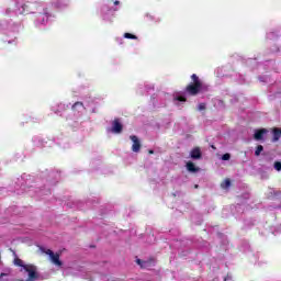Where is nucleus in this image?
Listing matches in <instances>:
<instances>
[{"instance_id": "1", "label": "nucleus", "mask_w": 281, "mask_h": 281, "mask_svg": "<svg viewBox=\"0 0 281 281\" xmlns=\"http://www.w3.org/2000/svg\"><path fill=\"white\" fill-rule=\"evenodd\" d=\"M15 267H21V271H24V273H27L29 278L27 281H36L38 280V272H36V267L33 265H25L23 260L20 258L14 259Z\"/></svg>"}, {"instance_id": "2", "label": "nucleus", "mask_w": 281, "mask_h": 281, "mask_svg": "<svg viewBox=\"0 0 281 281\" xmlns=\"http://www.w3.org/2000/svg\"><path fill=\"white\" fill-rule=\"evenodd\" d=\"M191 80L193 81V83H191L187 87V93H189L190 95H196V93H199V91H205V89H207V86H205L201 81V79H199V76L193 74L191 76Z\"/></svg>"}, {"instance_id": "3", "label": "nucleus", "mask_w": 281, "mask_h": 281, "mask_svg": "<svg viewBox=\"0 0 281 281\" xmlns=\"http://www.w3.org/2000/svg\"><path fill=\"white\" fill-rule=\"evenodd\" d=\"M37 12L34 25L35 27H38V30H43L49 21V13L47 12V9H43V12H41V5H37Z\"/></svg>"}, {"instance_id": "4", "label": "nucleus", "mask_w": 281, "mask_h": 281, "mask_svg": "<svg viewBox=\"0 0 281 281\" xmlns=\"http://www.w3.org/2000/svg\"><path fill=\"white\" fill-rule=\"evenodd\" d=\"M44 254L46 256H49V260L50 262H53V265H55L56 267H63V261L60 260V255L58 254H54V251H52L50 249H43Z\"/></svg>"}, {"instance_id": "5", "label": "nucleus", "mask_w": 281, "mask_h": 281, "mask_svg": "<svg viewBox=\"0 0 281 281\" xmlns=\"http://www.w3.org/2000/svg\"><path fill=\"white\" fill-rule=\"evenodd\" d=\"M71 110L76 115L75 120H78V117H80L86 111L85 103L78 101L72 104Z\"/></svg>"}, {"instance_id": "6", "label": "nucleus", "mask_w": 281, "mask_h": 281, "mask_svg": "<svg viewBox=\"0 0 281 281\" xmlns=\"http://www.w3.org/2000/svg\"><path fill=\"white\" fill-rule=\"evenodd\" d=\"M101 12L103 14V19L105 21H109V20H111V16H113V14H115V12H117V8L109 9L106 5H103L101 9Z\"/></svg>"}, {"instance_id": "7", "label": "nucleus", "mask_w": 281, "mask_h": 281, "mask_svg": "<svg viewBox=\"0 0 281 281\" xmlns=\"http://www.w3.org/2000/svg\"><path fill=\"white\" fill-rule=\"evenodd\" d=\"M130 139L133 142L132 150L133 153H139L142 149V142H139V138L135 135L130 136Z\"/></svg>"}, {"instance_id": "8", "label": "nucleus", "mask_w": 281, "mask_h": 281, "mask_svg": "<svg viewBox=\"0 0 281 281\" xmlns=\"http://www.w3.org/2000/svg\"><path fill=\"white\" fill-rule=\"evenodd\" d=\"M111 133H114V135H120L123 131L122 123H120V120H114L112 122V127L110 128Z\"/></svg>"}, {"instance_id": "9", "label": "nucleus", "mask_w": 281, "mask_h": 281, "mask_svg": "<svg viewBox=\"0 0 281 281\" xmlns=\"http://www.w3.org/2000/svg\"><path fill=\"white\" fill-rule=\"evenodd\" d=\"M183 103H186V95L183 93L173 94V104H176V106H181Z\"/></svg>"}, {"instance_id": "10", "label": "nucleus", "mask_w": 281, "mask_h": 281, "mask_svg": "<svg viewBox=\"0 0 281 281\" xmlns=\"http://www.w3.org/2000/svg\"><path fill=\"white\" fill-rule=\"evenodd\" d=\"M136 262L142 269H150L155 265V260L143 261L142 259H137Z\"/></svg>"}, {"instance_id": "11", "label": "nucleus", "mask_w": 281, "mask_h": 281, "mask_svg": "<svg viewBox=\"0 0 281 281\" xmlns=\"http://www.w3.org/2000/svg\"><path fill=\"white\" fill-rule=\"evenodd\" d=\"M54 8H58L59 10H63V8H67L69 5V0H55L53 2Z\"/></svg>"}, {"instance_id": "12", "label": "nucleus", "mask_w": 281, "mask_h": 281, "mask_svg": "<svg viewBox=\"0 0 281 281\" xmlns=\"http://www.w3.org/2000/svg\"><path fill=\"white\" fill-rule=\"evenodd\" d=\"M265 135H267V130L262 128V130L256 131L255 132V139L257 142H260V140L265 139Z\"/></svg>"}, {"instance_id": "13", "label": "nucleus", "mask_w": 281, "mask_h": 281, "mask_svg": "<svg viewBox=\"0 0 281 281\" xmlns=\"http://www.w3.org/2000/svg\"><path fill=\"white\" fill-rule=\"evenodd\" d=\"M191 159H201V148L195 147L190 153Z\"/></svg>"}, {"instance_id": "14", "label": "nucleus", "mask_w": 281, "mask_h": 281, "mask_svg": "<svg viewBox=\"0 0 281 281\" xmlns=\"http://www.w3.org/2000/svg\"><path fill=\"white\" fill-rule=\"evenodd\" d=\"M65 109H69V104H65V103H59L56 108H53L54 113H56L58 115V113H60L61 111H65Z\"/></svg>"}, {"instance_id": "15", "label": "nucleus", "mask_w": 281, "mask_h": 281, "mask_svg": "<svg viewBox=\"0 0 281 281\" xmlns=\"http://www.w3.org/2000/svg\"><path fill=\"white\" fill-rule=\"evenodd\" d=\"M29 5L27 4H22L20 8L16 10V14H30V11L27 10Z\"/></svg>"}, {"instance_id": "16", "label": "nucleus", "mask_w": 281, "mask_h": 281, "mask_svg": "<svg viewBox=\"0 0 281 281\" xmlns=\"http://www.w3.org/2000/svg\"><path fill=\"white\" fill-rule=\"evenodd\" d=\"M187 170L189 172H199V168H196L192 161L187 162Z\"/></svg>"}, {"instance_id": "17", "label": "nucleus", "mask_w": 281, "mask_h": 281, "mask_svg": "<svg viewBox=\"0 0 281 281\" xmlns=\"http://www.w3.org/2000/svg\"><path fill=\"white\" fill-rule=\"evenodd\" d=\"M280 137H281V130L276 128V130L273 131V138H272V142H278V139H280Z\"/></svg>"}, {"instance_id": "18", "label": "nucleus", "mask_w": 281, "mask_h": 281, "mask_svg": "<svg viewBox=\"0 0 281 281\" xmlns=\"http://www.w3.org/2000/svg\"><path fill=\"white\" fill-rule=\"evenodd\" d=\"M262 150H265V147H262V145H259L256 150H255V155L256 157H260V154L262 153Z\"/></svg>"}, {"instance_id": "19", "label": "nucleus", "mask_w": 281, "mask_h": 281, "mask_svg": "<svg viewBox=\"0 0 281 281\" xmlns=\"http://www.w3.org/2000/svg\"><path fill=\"white\" fill-rule=\"evenodd\" d=\"M229 186H232V181H229V179H226V180L221 184V187H222L224 190H227V188H229Z\"/></svg>"}, {"instance_id": "20", "label": "nucleus", "mask_w": 281, "mask_h": 281, "mask_svg": "<svg viewBox=\"0 0 281 281\" xmlns=\"http://www.w3.org/2000/svg\"><path fill=\"white\" fill-rule=\"evenodd\" d=\"M38 194H40V196H43L44 194H52V190L50 189H41Z\"/></svg>"}, {"instance_id": "21", "label": "nucleus", "mask_w": 281, "mask_h": 281, "mask_svg": "<svg viewBox=\"0 0 281 281\" xmlns=\"http://www.w3.org/2000/svg\"><path fill=\"white\" fill-rule=\"evenodd\" d=\"M124 38H131L133 41H137V36L131 33H125Z\"/></svg>"}, {"instance_id": "22", "label": "nucleus", "mask_w": 281, "mask_h": 281, "mask_svg": "<svg viewBox=\"0 0 281 281\" xmlns=\"http://www.w3.org/2000/svg\"><path fill=\"white\" fill-rule=\"evenodd\" d=\"M229 159H232V155H229V154H224V155L222 156V160H223V161H229Z\"/></svg>"}, {"instance_id": "23", "label": "nucleus", "mask_w": 281, "mask_h": 281, "mask_svg": "<svg viewBox=\"0 0 281 281\" xmlns=\"http://www.w3.org/2000/svg\"><path fill=\"white\" fill-rule=\"evenodd\" d=\"M274 170H277L278 172H280V170H281V162H280V161H276V162H274Z\"/></svg>"}, {"instance_id": "24", "label": "nucleus", "mask_w": 281, "mask_h": 281, "mask_svg": "<svg viewBox=\"0 0 281 281\" xmlns=\"http://www.w3.org/2000/svg\"><path fill=\"white\" fill-rule=\"evenodd\" d=\"M5 278H8V273L0 274V281H8V279H5Z\"/></svg>"}, {"instance_id": "25", "label": "nucleus", "mask_w": 281, "mask_h": 281, "mask_svg": "<svg viewBox=\"0 0 281 281\" xmlns=\"http://www.w3.org/2000/svg\"><path fill=\"white\" fill-rule=\"evenodd\" d=\"M199 111H205V103H200L198 105Z\"/></svg>"}, {"instance_id": "26", "label": "nucleus", "mask_w": 281, "mask_h": 281, "mask_svg": "<svg viewBox=\"0 0 281 281\" xmlns=\"http://www.w3.org/2000/svg\"><path fill=\"white\" fill-rule=\"evenodd\" d=\"M260 82H267L268 78L267 77H259Z\"/></svg>"}, {"instance_id": "27", "label": "nucleus", "mask_w": 281, "mask_h": 281, "mask_svg": "<svg viewBox=\"0 0 281 281\" xmlns=\"http://www.w3.org/2000/svg\"><path fill=\"white\" fill-rule=\"evenodd\" d=\"M217 105H218L220 108H223V106H224L223 101L218 100V101H217Z\"/></svg>"}, {"instance_id": "28", "label": "nucleus", "mask_w": 281, "mask_h": 281, "mask_svg": "<svg viewBox=\"0 0 281 281\" xmlns=\"http://www.w3.org/2000/svg\"><path fill=\"white\" fill-rule=\"evenodd\" d=\"M224 281H232V276H227Z\"/></svg>"}, {"instance_id": "29", "label": "nucleus", "mask_w": 281, "mask_h": 281, "mask_svg": "<svg viewBox=\"0 0 281 281\" xmlns=\"http://www.w3.org/2000/svg\"><path fill=\"white\" fill-rule=\"evenodd\" d=\"M114 5H120V1H114Z\"/></svg>"}, {"instance_id": "30", "label": "nucleus", "mask_w": 281, "mask_h": 281, "mask_svg": "<svg viewBox=\"0 0 281 281\" xmlns=\"http://www.w3.org/2000/svg\"><path fill=\"white\" fill-rule=\"evenodd\" d=\"M149 153H150V155H153L154 151H153V150H149Z\"/></svg>"}]
</instances>
